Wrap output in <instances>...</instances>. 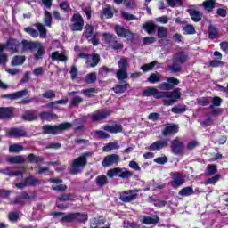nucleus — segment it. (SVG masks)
Instances as JSON below:
<instances>
[{
  "mask_svg": "<svg viewBox=\"0 0 228 228\" xmlns=\"http://www.w3.org/2000/svg\"><path fill=\"white\" fill-rule=\"evenodd\" d=\"M44 22H45V26H48V28H51V26L53 24V15L47 10L45 11Z\"/></svg>",
  "mask_w": 228,
  "mask_h": 228,
  "instance_id": "nucleus-49",
  "label": "nucleus"
},
{
  "mask_svg": "<svg viewBox=\"0 0 228 228\" xmlns=\"http://www.w3.org/2000/svg\"><path fill=\"white\" fill-rule=\"evenodd\" d=\"M202 6L207 12H213V9L216 6V0H207L202 3Z\"/></svg>",
  "mask_w": 228,
  "mask_h": 228,
  "instance_id": "nucleus-37",
  "label": "nucleus"
},
{
  "mask_svg": "<svg viewBox=\"0 0 228 228\" xmlns=\"http://www.w3.org/2000/svg\"><path fill=\"white\" fill-rule=\"evenodd\" d=\"M157 36H158V38H160L161 40H165V38H167V37L168 36V29H167V28L163 26L158 27Z\"/></svg>",
  "mask_w": 228,
  "mask_h": 228,
  "instance_id": "nucleus-35",
  "label": "nucleus"
},
{
  "mask_svg": "<svg viewBox=\"0 0 228 228\" xmlns=\"http://www.w3.org/2000/svg\"><path fill=\"white\" fill-rule=\"evenodd\" d=\"M20 217V216L17 212H10L8 214V219L10 220V222H17Z\"/></svg>",
  "mask_w": 228,
  "mask_h": 228,
  "instance_id": "nucleus-63",
  "label": "nucleus"
},
{
  "mask_svg": "<svg viewBox=\"0 0 228 228\" xmlns=\"http://www.w3.org/2000/svg\"><path fill=\"white\" fill-rule=\"evenodd\" d=\"M85 28V19L79 13V12L76 11L72 17L70 18V24H69V29L71 31H83V28Z\"/></svg>",
  "mask_w": 228,
  "mask_h": 228,
  "instance_id": "nucleus-6",
  "label": "nucleus"
},
{
  "mask_svg": "<svg viewBox=\"0 0 228 228\" xmlns=\"http://www.w3.org/2000/svg\"><path fill=\"white\" fill-rule=\"evenodd\" d=\"M7 51L11 54H19L20 53H37L34 54V60L38 61L42 60L45 54V48L44 45L38 41H29L28 39H23L21 42L17 38L10 37L6 41Z\"/></svg>",
  "mask_w": 228,
  "mask_h": 228,
  "instance_id": "nucleus-1",
  "label": "nucleus"
},
{
  "mask_svg": "<svg viewBox=\"0 0 228 228\" xmlns=\"http://www.w3.org/2000/svg\"><path fill=\"white\" fill-rule=\"evenodd\" d=\"M42 182L33 175H28L22 182L16 183L18 190H24V188L40 186Z\"/></svg>",
  "mask_w": 228,
  "mask_h": 228,
  "instance_id": "nucleus-10",
  "label": "nucleus"
},
{
  "mask_svg": "<svg viewBox=\"0 0 228 228\" xmlns=\"http://www.w3.org/2000/svg\"><path fill=\"white\" fill-rule=\"evenodd\" d=\"M35 199V195H29L27 191H21L14 197V200L11 204H20V206H24L26 204L24 200H33Z\"/></svg>",
  "mask_w": 228,
  "mask_h": 228,
  "instance_id": "nucleus-15",
  "label": "nucleus"
},
{
  "mask_svg": "<svg viewBox=\"0 0 228 228\" xmlns=\"http://www.w3.org/2000/svg\"><path fill=\"white\" fill-rule=\"evenodd\" d=\"M37 116L31 112H28L23 115V120H26L27 122H33V120H37Z\"/></svg>",
  "mask_w": 228,
  "mask_h": 228,
  "instance_id": "nucleus-62",
  "label": "nucleus"
},
{
  "mask_svg": "<svg viewBox=\"0 0 228 228\" xmlns=\"http://www.w3.org/2000/svg\"><path fill=\"white\" fill-rule=\"evenodd\" d=\"M217 36H218V28H216L215 25L210 24L208 26V38H210V40H215V38H216Z\"/></svg>",
  "mask_w": 228,
  "mask_h": 228,
  "instance_id": "nucleus-42",
  "label": "nucleus"
},
{
  "mask_svg": "<svg viewBox=\"0 0 228 228\" xmlns=\"http://www.w3.org/2000/svg\"><path fill=\"white\" fill-rule=\"evenodd\" d=\"M95 183L99 188H102V186L108 184V177L106 175H98L95 179Z\"/></svg>",
  "mask_w": 228,
  "mask_h": 228,
  "instance_id": "nucleus-40",
  "label": "nucleus"
},
{
  "mask_svg": "<svg viewBox=\"0 0 228 228\" xmlns=\"http://www.w3.org/2000/svg\"><path fill=\"white\" fill-rule=\"evenodd\" d=\"M212 99V104L209 106V110H213L215 107L221 106L223 100L219 96H215Z\"/></svg>",
  "mask_w": 228,
  "mask_h": 228,
  "instance_id": "nucleus-57",
  "label": "nucleus"
},
{
  "mask_svg": "<svg viewBox=\"0 0 228 228\" xmlns=\"http://www.w3.org/2000/svg\"><path fill=\"white\" fill-rule=\"evenodd\" d=\"M171 152L175 156H183L184 154V142L179 140V137L171 141Z\"/></svg>",
  "mask_w": 228,
  "mask_h": 228,
  "instance_id": "nucleus-13",
  "label": "nucleus"
},
{
  "mask_svg": "<svg viewBox=\"0 0 228 228\" xmlns=\"http://www.w3.org/2000/svg\"><path fill=\"white\" fill-rule=\"evenodd\" d=\"M188 61V53L184 51H180L174 54L173 62L167 67V72L170 74H178L183 71L181 65H184Z\"/></svg>",
  "mask_w": 228,
  "mask_h": 228,
  "instance_id": "nucleus-4",
  "label": "nucleus"
},
{
  "mask_svg": "<svg viewBox=\"0 0 228 228\" xmlns=\"http://www.w3.org/2000/svg\"><path fill=\"white\" fill-rule=\"evenodd\" d=\"M8 136L10 138H26L28 132L24 129L14 127L9 130Z\"/></svg>",
  "mask_w": 228,
  "mask_h": 228,
  "instance_id": "nucleus-20",
  "label": "nucleus"
},
{
  "mask_svg": "<svg viewBox=\"0 0 228 228\" xmlns=\"http://www.w3.org/2000/svg\"><path fill=\"white\" fill-rule=\"evenodd\" d=\"M13 117V108L12 107H0V120H6Z\"/></svg>",
  "mask_w": 228,
  "mask_h": 228,
  "instance_id": "nucleus-24",
  "label": "nucleus"
},
{
  "mask_svg": "<svg viewBox=\"0 0 228 228\" xmlns=\"http://www.w3.org/2000/svg\"><path fill=\"white\" fill-rule=\"evenodd\" d=\"M142 28L148 35H153V33H156V29H158V25L154 21L150 20L142 24Z\"/></svg>",
  "mask_w": 228,
  "mask_h": 228,
  "instance_id": "nucleus-25",
  "label": "nucleus"
},
{
  "mask_svg": "<svg viewBox=\"0 0 228 228\" xmlns=\"http://www.w3.org/2000/svg\"><path fill=\"white\" fill-rule=\"evenodd\" d=\"M123 85H115L112 88L113 92L116 94H124L129 88V83L127 81H123Z\"/></svg>",
  "mask_w": 228,
  "mask_h": 228,
  "instance_id": "nucleus-32",
  "label": "nucleus"
},
{
  "mask_svg": "<svg viewBox=\"0 0 228 228\" xmlns=\"http://www.w3.org/2000/svg\"><path fill=\"white\" fill-rule=\"evenodd\" d=\"M178 195L181 197H190V195H195L192 186H187L179 191Z\"/></svg>",
  "mask_w": 228,
  "mask_h": 228,
  "instance_id": "nucleus-33",
  "label": "nucleus"
},
{
  "mask_svg": "<svg viewBox=\"0 0 228 228\" xmlns=\"http://www.w3.org/2000/svg\"><path fill=\"white\" fill-rule=\"evenodd\" d=\"M184 184V175L179 172H175L173 174V179L170 181V185L175 190H177V188H180V186H183Z\"/></svg>",
  "mask_w": 228,
  "mask_h": 228,
  "instance_id": "nucleus-17",
  "label": "nucleus"
},
{
  "mask_svg": "<svg viewBox=\"0 0 228 228\" xmlns=\"http://www.w3.org/2000/svg\"><path fill=\"white\" fill-rule=\"evenodd\" d=\"M21 151H24V146L14 143L9 146V152L12 154H19V152H21Z\"/></svg>",
  "mask_w": 228,
  "mask_h": 228,
  "instance_id": "nucleus-45",
  "label": "nucleus"
},
{
  "mask_svg": "<svg viewBox=\"0 0 228 228\" xmlns=\"http://www.w3.org/2000/svg\"><path fill=\"white\" fill-rule=\"evenodd\" d=\"M218 172V168L216 165L208 164L207 166V172L205 173L206 177H211V175H215Z\"/></svg>",
  "mask_w": 228,
  "mask_h": 228,
  "instance_id": "nucleus-38",
  "label": "nucleus"
},
{
  "mask_svg": "<svg viewBox=\"0 0 228 228\" xmlns=\"http://www.w3.org/2000/svg\"><path fill=\"white\" fill-rule=\"evenodd\" d=\"M103 131H108L112 134H118V133L124 131V127L120 124L105 125L103 126Z\"/></svg>",
  "mask_w": 228,
  "mask_h": 228,
  "instance_id": "nucleus-23",
  "label": "nucleus"
},
{
  "mask_svg": "<svg viewBox=\"0 0 228 228\" xmlns=\"http://www.w3.org/2000/svg\"><path fill=\"white\" fill-rule=\"evenodd\" d=\"M42 95L45 99H54V97H56V93H54V90L50 89L43 93Z\"/></svg>",
  "mask_w": 228,
  "mask_h": 228,
  "instance_id": "nucleus-61",
  "label": "nucleus"
},
{
  "mask_svg": "<svg viewBox=\"0 0 228 228\" xmlns=\"http://www.w3.org/2000/svg\"><path fill=\"white\" fill-rule=\"evenodd\" d=\"M28 163H35L37 165L38 163H42V161H44V158H42L41 156H37L33 153H30L28 156Z\"/></svg>",
  "mask_w": 228,
  "mask_h": 228,
  "instance_id": "nucleus-43",
  "label": "nucleus"
},
{
  "mask_svg": "<svg viewBox=\"0 0 228 228\" xmlns=\"http://www.w3.org/2000/svg\"><path fill=\"white\" fill-rule=\"evenodd\" d=\"M0 172L4 175H8V177H19V175H24L22 171H13L11 167L1 169Z\"/></svg>",
  "mask_w": 228,
  "mask_h": 228,
  "instance_id": "nucleus-28",
  "label": "nucleus"
},
{
  "mask_svg": "<svg viewBox=\"0 0 228 228\" xmlns=\"http://www.w3.org/2000/svg\"><path fill=\"white\" fill-rule=\"evenodd\" d=\"M105 19H113V10L111 9V5H106L102 12Z\"/></svg>",
  "mask_w": 228,
  "mask_h": 228,
  "instance_id": "nucleus-56",
  "label": "nucleus"
},
{
  "mask_svg": "<svg viewBox=\"0 0 228 228\" xmlns=\"http://www.w3.org/2000/svg\"><path fill=\"white\" fill-rule=\"evenodd\" d=\"M187 13H189L191 20L193 22H200L202 20V12L200 11L195 9L194 5H190L187 9Z\"/></svg>",
  "mask_w": 228,
  "mask_h": 228,
  "instance_id": "nucleus-19",
  "label": "nucleus"
},
{
  "mask_svg": "<svg viewBox=\"0 0 228 228\" xmlns=\"http://www.w3.org/2000/svg\"><path fill=\"white\" fill-rule=\"evenodd\" d=\"M175 133H179V126L175 124L166 126L162 131L163 136H169V134H175Z\"/></svg>",
  "mask_w": 228,
  "mask_h": 228,
  "instance_id": "nucleus-27",
  "label": "nucleus"
},
{
  "mask_svg": "<svg viewBox=\"0 0 228 228\" xmlns=\"http://www.w3.org/2000/svg\"><path fill=\"white\" fill-rule=\"evenodd\" d=\"M86 155H88V153H86L85 155H82L77 158L76 159H74L72 162V167H85L87 163Z\"/></svg>",
  "mask_w": 228,
  "mask_h": 228,
  "instance_id": "nucleus-29",
  "label": "nucleus"
},
{
  "mask_svg": "<svg viewBox=\"0 0 228 228\" xmlns=\"http://www.w3.org/2000/svg\"><path fill=\"white\" fill-rule=\"evenodd\" d=\"M158 65V61H153L150 63L144 64L141 67L142 70L144 72H149V70H152L155 66Z\"/></svg>",
  "mask_w": 228,
  "mask_h": 228,
  "instance_id": "nucleus-52",
  "label": "nucleus"
},
{
  "mask_svg": "<svg viewBox=\"0 0 228 228\" xmlns=\"http://www.w3.org/2000/svg\"><path fill=\"white\" fill-rule=\"evenodd\" d=\"M83 35L86 40H90L95 33H94V25L86 24L84 28Z\"/></svg>",
  "mask_w": 228,
  "mask_h": 228,
  "instance_id": "nucleus-30",
  "label": "nucleus"
},
{
  "mask_svg": "<svg viewBox=\"0 0 228 228\" xmlns=\"http://www.w3.org/2000/svg\"><path fill=\"white\" fill-rule=\"evenodd\" d=\"M60 10L63 11V13H69V12H72V7L69 4V2L64 1L59 4Z\"/></svg>",
  "mask_w": 228,
  "mask_h": 228,
  "instance_id": "nucleus-50",
  "label": "nucleus"
},
{
  "mask_svg": "<svg viewBox=\"0 0 228 228\" xmlns=\"http://www.w3.org/2000/svg\"><path fill=\"white\" fill-rule=\"evenodd\" d=\"M138 192H140V189H130L122 191L119 194V200L125 204H129V202H133L138 199Z\"/></svg>",
  "mask_w": 228,
  "mask_h": 228,
  "instance_id": "nucleus-7",
  "label": "nucleus"
},
{
  "mask_svg": "<svg viewBox=\"0 0 228 228\" xmlns=\"http://www.w3.org/2000/svg\"><path fill=\"white\" fill-rule=\"evenodd\" d=\"M41 120H46L47 122H52V120H56L58 115L51 111H42L39 113Z\"/></svg>",
  "mask_w": 228,
  "mask_h": 228,
  "instance_id": "nucleus-26",
  "label": "nucleus"
},
{
  "mask_svg": "<svg viewBox=\"0 0 228 228\" xmlns=\"http://www.w3.org/2000/svg\"><path fill=\"white\" fill-rule=\"evenodd\" d=\"M142 224H144V225H155L156 224H159V217H151L149 216H145L142 219Z\"/></svg>",
  "mask_w": 228,
  "mask_h": 228,
  "instance_id": "nucleus-34",
  "label": "nucleus"
},
{
  "mask_svg": "<svg viewBox=\"0 0 228 228\" xmlns=\"http://www.w3.org/2000/svg\"><path fill=\"white\" fill-rule=\"evenodd\" d=\"M142 97H154V99H163L164 106H173L181 99V88L176 87L172 92H160L155 87H148L142 93Z\"/></svg>",
  "mask_w": 228,
  "mask_h": 228,
  "instance_id": "nucleus-2",
  "label": "nucleus"
},
{
  "mask_svg": "<svg viewBox=\"0 0 228 228\" xmlns=\"http://www.w3.org/2000/svg\"><path fill=\"white\" fill-rule=\"evenodd\" d=\"M118 65L119 67V70H127V69H129V61H127L126 57H122L118 61Z\"/></svg>",
  "mask_w": 228,
  "mask_h": 228,
  "instance_id": "nucleus-48",
  "label": "nucleus"
},
{
  "mask_svg": "<svg viewBox=\"0 0 228 228\" xmlns=\"http://www.w3.org/2000/svg\"><path fill=\"white\" fill-rule=\"evenodd\" d=\"M186 105L178 104L171 109V112L175 115H181V113H186Z\"/></svg>",
  "mask_w": 228,
  "mask_h": 228,
  "instance_id": "nucleus-39",
  "label": "nucleus"
},
{
  "mask_svg": "<svg viewBox=\"0 0 228 228\" xmlns=\"http://www.w3.org/2000/svg\"><path fill=\"white\" fill-rule=\"evenodd\" d=\"M103 38L105 40V44H108V45H110V47L114 51L124 49V44L117 41V36L110 33H103Z\"/></svg>",
  "mask_w": 228,
  "mask_h": 228,
  "instance_id": "nucleus-11",
  "label": "nucleus"
},
{
  "mask_svg": "<svg viewBox=\"0 0 228 228\" xmlns=\"http://www.w3.org/2000/svg\"><path fill=\"white\" fill-rule=\"evenodd\" d=\"M80 94H82V95H85L86 97H93L92 94H97V89L91 87V88H87V89H83L82 91H80Z\"/></svg>",
  "mask_w": 228,
  "mask_h": 228,
  "instance_id": "nucleus-54",
  "label": "nucleus"
},
{
  "mask_svg": "<svg viewBox=\"0 0 228 228\" xmlns=\"http://www.w3.org/2000/svg\"><path fill=\"white\" fill-rule=\"evenodd\" d=\"M97 81V75L95 73H89L86 76V83L87 85H94Z\"/></svg>",
  "mask_w": 228,
  "mask_h": 228,
  "instance_id": "nucleus-55",
  "label": "nucleus"
},
{
  "mask_svg": "<svg viewBox=\"0 0 228 228\" xmlns=\"http://www.w3.org/2000/svg\"><path fill=\"white\" fill-rule=\"evenodd\" d=\"M166 80L167 82H163L159 85V90H163L160 92H174V88H175V86H177L179 83H181L179 79L172 77H167Z\"/></svg>",
  "mask_w": 228,
  "mask_h": 228,
  "instance_id": "nucleus-12",
  "label": "nucleus"
},
{
  "mask_svg": "<svg viewBox=\"0 0 228 228\" xmlns=\"http://www.w3.org/2000/svg\"><path fill=\"white\" fill-rule=\"evenodd\" d=\"M83 102V99L81 96H76L73 99H71L70 106H79Z\"/></svg>",
  "mask_w": 228,
  "mask_h": 228,
  "instance_id": "nucleus-64",
  "label": "nucleus"
},
{
  "mask_svg": "<svg viewBox=\"0 0 228 228\" xmlns=\"http://www.w3.org/2000/svg\"><path fill=\"white\" fill-rule=\"evenodd\" d=\"M183 35H195V27L191 24H187L183 28Z\"/></svg>",
  "mask_w": 228,
  "mask_h": 228,
  "instance_id": "nucleus-51",
  "label": "nucleus"
},
{
  "mask_svg": "<svg viewBox=\"0 0 228 228\" xmlns=\"http://www.w3.org/2000/svg\"><path fill=\"white\" fill-rule=\"evenodd\" d=\"M24 32L28 33L29 36L33 37V38L38 37V31L31 27H27L24 28Z\"/></svg>",
  "mask_w": 228,
  "mask_h": 228,
  "instance_id": "nucleus-60",
  "label": "nucleus"
},
{
  "mask_svg": "<svg viewBox=\"0 0 228 228\" xmlns=\"http://www.w3.org/2000/svg\"><path fill=\"white\" fill-rule=\"evenodd\" d=\"M111 115V110H99L91 114L92 122H101V120H106L107 117Z\"/></svg>",
  "mask_w": 228,
  "mask_h": 228,
  "instance_id": "nucleus-16",
  "label": "nucleus"
},
{
  "mask_svg": "<svg viewBox=\"0 0 228 228\" xmlns=\"http://www.w3.org/2000/svg\"><path fill=\"white\" fill-rule=\"evenodd\" d=\"M118 161H120V156L117 154H110L104 157L102 165L106 168L112 165H118Z\"/></svg>",
  "mask_w": 228,
  "mask_h": 228,
  "instance_id": "nucleus-18",
  "label": "nucleus"
},
{
  "mask_svg": "<svg viewBox=\"0 0 228 228\" xmlns=\"http://www.w3.org/2000/svg\"><path fill=\"white\" fill-rule=\"evenodd\" d=\"M37 31L39 32V35L41 38H45L47 37V29L42 23H36L35 24Z\"/></svg>",
  "mask_w": 228,
  "mask_h": 228,
  "instance_id": "nucleus-46",
  "label": "nucleus"
},
{
  "mask_svg": "<svg viewBox=\"0 0 228 228\" xmlns=\"http://www.w3.org/2000/svg\"><path fill=\"white\" fill-rule=\"evenodd\" d=\"M69 57L63 53H60L59 51H55L52 53V61H67Z\"/></svg>",
  "mask_w": 228,
  "mask_h": 228,
  "instance_id": "nucleus-31",
  "label": "nucleus"
},
{
  "mask_svg": "<svg viewBox=\"0 0 228 228\" xmlns=\"http://www.w3.org/2000/svg\"><path fill=\"white\" fill-rule=\"evenodd\" d=\"M113 72H115V69L108 68L106 66L99 69V76H101L102 77H106L108 74H113Z\"/></svg>",
  "mask_w": 228,
  "mask_h": 228,
  "instance_id": "nucleus-44",
  "label": "nucleus"
},
{
  "mask_svg": "<svg viewBox=\"0 0 228 228\" xmlns=\"http://www.w3.org/2000/svg\"><path fill=\"white\" fill-rule=\"evenodd\" d=\"M199 106H209L211 104V97H201L198 99Z\"/></svg>",
  "mask_w": 228,
  "mask_h": 228,
  "instance_id": "nucleus-59",
  "label": "nucleus"
},
{
  "mask_svg": "<svg viewBox=\"0 0 228 228\" xmlns=\"http://www.w3.org/2000/svg\"><path fill=\"white\" fill-rule=\"evenodd\" d=\"M107 176H109L110 179H113V177H120L121 179H129V177H133V172L127 169L123 171L122 168L120 167H114L107 171Z\"/></svg>",
  "mask_w": 228,
  "mask_h": 228,
  "instance_id": "nucleus-8",
  "label": "nucleus"
},
{
  "mask_svg": "<svg viewBox=\"0 0 228 228\" xmlns=\"http://www.w3.org/2000/svg\"><path fill=\"white\" fill-rule=\"evenodd\" d=\"M28 95V89L25 88L20 91H17L15 93L8 94H4L2 97L4 99H11V101H15L17 99H20V97H26Z\"/></svg>",
  "mask_w": 228,
  "mask_h": 228,
  "instance_id": "nucleus-21",
  "label": "nucleus"
},
{
  "mask_svg": "<svg viewBox=\"0 0 228 228\" xmlns=\"http://www.w3.org/2000/svg\"><path fill=\"white\" fill-rule=\"evenodd\" d=\"M114 31L119 38H127V40L130 41L134 39V34L121 25H116L114 27Z\"/></svg>",
  "mask_w": 228,
  "mask_h": 228,
  "instance_id": "nucleus-14",
  "label": "nucleus"
},
{
  "mask_svg": "<svg viewBox=\"0 0 228 228\" xmlns=\"http://www.w3.org/2000/svg\"><path fill=\"white\" fill-rule=\"evenodd\" d=\"M74 200H76V194L64 193L57 198L55 206L58 208V209H61V211H65V209L69 208V206L61 202H74Z\"/></svg>",
  "mask_w": 228,
  "mask_h": 228,
  "instance_id": "nucleus-9",
  "label": "nucleus"
},
{
  "mask_svg": "<svg viewBox=\"0 0 228 228\" xmlns=\"http://www.w3.org/2000/svg\"><path fill=\"white\" fill-rule=\"evenodd\" d=\"M7 161L12 164L20 165L22 163H25L26 159H24V157L22 156H14L9 157L7 159Z\"/></svg>",
  "mask_w": 228,
  "mask_h": 228,
  "instance_id": "nucleus-41",
  "label": "nucleus"
},
{
  "mask_svg": "<svg viewBox=\"0 0 228 228\" xmlns=\"http://www.w3.org/2000/svg\"><path fill=\"white\" fill-rule=\"evenodd\" d=\"M220 174H217L205 181V185L208 186V184H216L218 181H220Z\"/></svg>",
  "mask_w": 228,
  "mask_h": 228,
  "instance_id": "nucleus-58",
  "label": "nucleus"
},
{
  "mask_svg": "<svg viewBox=\"0 0 228 228\" xmlns=\"http://www.w3.org/2000/svg\"><path fill=\"white\" fill-rule=\"evenodd\" d=\"M26 61V57L16 55L12 59V67H19V65H24V62Z\"/></svg>",
  "mask_w": 228,
  "mask_h": 228,
  "instance_id": "nucleus-36",
  "label": "nucleus"
},
{
  "mask_svg": "<svg viewBox=\"0 0 228 228\" xmlns=\"http://www.w3.org/2000/svg\"><path fill=\"white\" fill-rule=\"evenodd\" d=\"M116 77L118 79V81H124V79H127V77H129V75L127 74L126 69H118Z\"/></svg>",
  "mask_w": 228,
  "mask_h": 228,
  "instance_id": "nucleus-47",
  "label": "nucleus"
},
{
  "mask_svg": "<svg viewBox=\"0 0 228 228\" xmlns=\"http://www.w3.org/2000/svg\"><path fill=\"white\" fill-rule=\"evenodd\" d=\"M72 127V123L64 122L59 125H44L42 126L43 134H53L55 136L56 134H61L63 131H67Z\"/></svg>",
  "mask_w": 228,
  "mask_h": 228,
  "instance_id": "nucleus-5",
  "label": "nucleus"
},
{
  "mask_svg": "<svg viewBox=\"0 0 228 228\" xmlns=\"http://www.w3.org/2000/svg\"><path fill=\"white\" fill-rule=\"evenodd\" d=\"M166 147H168V139L154 142L149 146V151H161V149H166Z\"/></svg>",
  "mask_w": 228,
  "mask_h": 228,
  "instance_id": "nucleus-22",
  "label": "nucleus"
},
{
  "mask_svg": "<svg viewBox=\"0 0 228 228\" xmlns=\"http://www.w3.org/2000/svg\"><path fill=\"white\" fill-rule=\"evenodd\" d=\"M101 63V55L97 53H93L92 55V62L89 64V67L94 68L97 67Z\"/></svg>",
  "mask_w": 228,
  "mask_h": 228,
  "instance_id": "nucleus-53",
  "label": "nucleus"
},
{
  "mask_svg": "<svg viewBox=\"0 0 228 228\" xmlns=\"http://www.w3.org/2000/svg\"><path fill=\"white\" fill-rule=\"evenodd\" d=\"M52 216H62L61 218V223L72 224L74 222H77L78 224H86L88 222V214L79 213V212H72L69 213L65 216V212H53L51 214Z\"/></svg>",
  "mask_w": 228,
  "mask_h": 228,
  "instance_id": "nucleus-3",
  "label": "nucleus"
}]
</instances>
